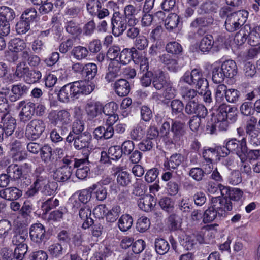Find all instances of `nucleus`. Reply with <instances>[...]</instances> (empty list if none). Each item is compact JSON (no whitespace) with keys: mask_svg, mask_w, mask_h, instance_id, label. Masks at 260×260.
Segmentation results:
<instances>
[{"mask_svg":"<svg viewBox=\"0 0 260 260\" xmlns=\"http://www.w3.org/2000/svg\"><path fill=\"white\" fill-rule=\"evenodd\" d=\"M134 62L140 64L141 72L148 71V60L144 53H140L138 51V54L135 58Z\"/></svg>","mask_w":260,"mask_h":260,"instance_id":"obj_45","label":"nucleus"},{"mask_svg":"<svg viewBox=\"0 0 260 260\" xmlns=\"http://www.w3.org/2000/svg\"><path fill=\"white\" fill-rule=\"evenodd\" d=\"M112 33L116 37L123 34L127 27L126 18L119 12H115L111 19Z\"/></svg>","mask_w":260,"mask_h":260,"instance_id":"obj_16","label":"nucleus"},{"mask_svg":"<svg viewBox=\"0 0 260 260\" xmlns=\"http://www.w3.org/2000/svg\"><path fill=\"white\" fill-rule=\"evenodd\" d=\"M91 136L88 132H84L80 135H76L73 143L74 148L80 150L88 147L91 140Z\"/></svg>","mask_w":260,"mask_h":260,"instance_id":"obj_26","label":"nucleus"},{"mask_svg":"<svg viewBox=\"0 0 260 260\" xmlns=\"http://www.w3.org/2000/svg\"><path fill=\"white\" fill-rule=\"evenodd\" d=\"M248 39V43L252 46L260 44V26L251 29L249 25H245L235 36L234 40L239 45H242Z\"/></svg>","mask_w":260,"mask_h":260,"instance_id":"obj_4","label":"nucleus"},{"mask_svg":"<svg viewBox=\"0 0 260 260\" xmlns=\"http://www.w3.org/2000/svg\"><path fill=\"white\" fill-rule=\"evenodd\" d=\"M98 72L96 64L93 63H89L84 66L83 74L86 76L88 80L93 79Z\"/></svg>","mask_w":260,"mask_h":260,"instance_id":"obj_53","label":"nucleus"},{"mask_svg":"<svg viewBox=\"0 0 260 260\" xmlns=\"http://www.w3.org/2000/svg\"><path fill=\"white\" fill-rule=\"evenodd\" d=\"M45 128V124L42 120L34 119L27 125L25 134L29 139L35 140L40 137Z\"/></svg>","mask_w":260,"mask_h":260,"instance_id":"obj_14","label":"nucleus"},{"mask_svg":"<svg viewBox=\"0 0 260 260\" xmlns=\"http://www.w3.org/2000/svg\"><path fill=\"white\" fill-rule=\"evenodd\" d=\"M170 106L171 108V113L173 115L177 116L182 115V112L184 109V104L179 100L175 99L171 101Z\"/></svg>","mask_w":260,"mask_h":260,"instance_id":"obj_54","label":"nucleus"},{"mask_svg":"<svg viewBox=\"0 0 260 260\" xmlns=\"http://www.w3.org/2000/svg\"><path fill=\"white\" fill-rule=\"evenodd\" d=\"M51 123L56 126L69 125L72 121V116L68 110H61L51 111L48 116Z\"/></svg>","mask_w":260,"mask_h":260,"instance_id":"obj_10","label":"nucleus"},{"mask_svg":"<svg viewBox=\"0 0 260 260\" xmlns=\"http://www.w3.org/2000/svg\"><path fill=\"white\" fill-rule=\"evenodd\" d=\"M169 82L170 81L167 79L165 74L160 71L155 74L152 83L156 89L160 90Z\"/></svg>","mask_w":260,"mask_h":260,"instance_id":"obj_37","label":"nucleus"},{"mask_svg":"<svg viewBox=\"0 0 260 260\" xmlns=\"http://www.w3.org/2000/svg\"><path fill=\"white\" fill-rule=\"evenodd\" d=\"M2 124L3 128L5 131V137L11 136L14 132L16 121L15 119L9 114H6L2 118Z\"/></svg>","mask_w":260,"mask_h":260,"instance_id":"obj_22","label":"nucleus"},{"mask_svg":"<svg viewBox=\"0 0 260 260\" xmlns=\"http://www.w3.org/2000/svg\"><path fill=\"white\" fill-rule=\"evenodd\" d=\"M159 59L170 71L175 72L180 68L177 58L169 53H165L160 55Z\"/></svg>","mask_w":260,"mask_h":260,"instance_id":"obj_21","label":"nucleus"},{"mask_svg":"<svg viewBox=\"0 0 260 260\" xmlns=\"http://www.w3.org/2000/svg\"><path fill=\"white\" fill-rule=\"evenodd\" d=\"M237 120L235 108L222 104L219 107L217 114L212 118L214 123H208L206 128L208 133L212 134L215 133L217 127L220 131H226L230 123Z\"/></svg>","mask_w":260,"mask_h":260,"instance_id":"obj_1","label":"nucleus"},{"mask_svg":"<svg viewBox=\"0 0 260 260\" xmlns=\"http://www.w3.org/2000/svg\"><path fill=\"white\" fill-rule=\"evenodd\" d=\"M30 167L26 164L22 166L12 164L8 167L7 172L10 178L17 180L21 179V177L23 178V173H27L30 171Z\"/></svg>","mask_w":260,"mask_h":260,"instance_id":"obj_19","label":"nucleus"},{"mask_svg":"<svg viewBox=\"0 0 260 260\" xmlns=\"http://www.w3.org/2000/svg\"><path fill=\"white\" fill-rule=\"evenodd\" d=\"M213 22V19L211 17H200L193 20L190 26L192 28H198L197 33L201 35L205 32L203 28L209 26Z\"/></svg>","mask_w":260,"mask_h":260,"instance_id":"obj_20","label":"nucleus"},{"mask_svg":"<svg viewBox=\"0 0 260 260\" xmlns=\"http://www.w3.org/2000/svg\"><path fill=\"white\" fill-rule=\"evenodd\" d=\"M21 196V190L14 187H8L0 190V197L7 200H17Z\"/></svg>","mask_w":260,"mask_h":260,"instance_id":"obj_32","label":"nucleus"},{"mask_svg":"<svg viewBox=\"0 0 260 260\" xmlns=\"http://www.w3.org/2000/svg\"><path fill=\"white\" fill-rule=\"evenodd\" d=\"M149 41L144 36H139L137 37L134 42V47L132 48H135L136 50H143L148 46Z\"/></svg>","mask_w":260,"mask_h":260,"instance_id":"obj_59","label":"nucleus"},{"mask_svg":"<svg viewBox=\"0 0 260 260\" xmlns=\"http://www.w3.org/2000/svg\"><path fill=\"white\" fill-rule=\"evenodd\" d=\"M103 105L100 102L91 101L86 104L85 111L89 119H93L101 114Z\"/></svg>","mask_w":260,"mask_h":260,"instance_id":"obj_28","label":"nucleus"},{"mask_svg":"<svg viewBox=\"0 0 260 260\" xmlns=\"http://www.w3.org/2000/svg\"><path fill=\"white\" fill-rule=\"evenodd\" d=\"M115 89L119 96H125L129 92V84L125 79L118 80L115 83Z\"/></svg>","mask_w":260,"mask_h":260,"instance_id":"obj_34","label":"nucleus"},{"mask_svg":"<svg viewBox=\"0 0 260 260\" xmlns=\"http://www.w3.org/2000/svg\"><path fill=\"white\" fill-rule=\"evenodd\" d=\"M141 8L140 7H135L132 5H127L124 8V17L128 19L127 24L136 25L139 20L136 18V16L140 13Z\"/></svg>","mask_w":260,"mask_h":260,"instance_id":"obj_23","label":"nucleus"},{"mask_svg":"<svg viewBox=\"0 0 260 260\" xmlns=\"http://www.w3.org/2000/svg\"><path fill=\"white\" fill-rule=\"evenodd\" d=\"M155 248L158 254L163 255L169 251L170 246L165 240L161 238L156 239L155 241Z\"/></svg>","mask_w":260,"mask_h":260,"instance_id":"obj_46","label":"nucleus"},{"mask_svg":"<svg viewBox=\"0 0 260 260\" xmlns=\"http://www.w3.org/2000/svg\"><path fill=\"white\" fill-rule=\"evenodd\" d=\"M29 235L31 241L38 245L46 239V230L44 226L41 223H35L31 225Z\"/></svg>","mask_w":260,"mask_h":260,"instance_id":"obj_17","label":"nucleus"},{"mask_svg":"<svg viewBox=\"0 0 260 260\" xmlns=\"http://www.w3.org/2000/svg\"><path fill=\"white\" fill-rule=\"evenodd\" d=\"M72 170L71 166L63 165L57 169L54 172V179L59 182L66 181L70 178Z\"/></svg>","mask_w":260,"mask_h":260,"instance_id":"obj_25","label":"nucleus"},{"mask_svg":"<svg viewBox=\"0 0 260 260\" xmlns=\"http://www.w3.org/2000/svg\"><path fill=\"white\" fill-rule=\"evenodd\" d=\"M213 44V37L210 35H207L201 40L199 49L203 52H208L212 48Z\"/></svg>","mask_w":260,"mask_h":260,"instance_id":"obj_41","label":"nucleus"},{"mask_svg":"<svg viewBox=\"0 0 260 260\" xmlns=\"http://www.w3.org/2000/svg\"><path fill=\"white\" fill-rule=\"evenodd\" d=\"M156 204V201L152 196H145L138 201V205L140 209L146 212L152 210Z\"/></svg>","mask_w":260,"mask_h":260,"instance_id":"obj_33","label":"nucleus"},{"mask_svg":"<svg viewBox=\"0 0 260 260\" xmlns=\"http://www.w3.org/2000/svg\"><path fill=\"white\" fill-rule=\"evenodd\" d=\"M218 198L211 199V205L205 211L203 215V222L204 223L210 222L213 221L217 216H223L224 211L221 209V205Z\"/></svg>","mask_w":260,"mask_h":260,"instance_id":"obj_12","label":"nucleus"},{"mask_svg":"<svg viewBox=\"0 0 260 260\" xmlns=\"http://www.w3.org/2000/svg\"><path fill=\"white\" fill-rule=\"evenodd\" d=\"M177 90L173 86V83H168L164 87V91L162 95L164 98L167 100L173 99L176 95Z\"/></svg>","mask_w":260,"mask_h":260,"instance_id":"obj_60","label":"nucleus"},{"mask_svg":"<svg viewBox=\"0 0 260 260\" xmlns=\"http://www.w3.org/2000/svg\"><path fill=\"white\" fill-rule=\"evenodd\" d=\"M172 134L170 139V144L180 145L185 133V124L178 120H173L171 124Z\"/></svg>","mask_w":260,"mask_h":260,"instance_id":"obj_15","label":"nucleus"},{"mask_svg":"<svg viewBox=\"0 0 260 260\" xmlns=\"http://www.w3.org/2000/svg\"><path fill=\"white\" fill-rule=\"evenodd\" d=\"M14 10L6 6L0 7V21L10 22L15 17Z\"/></svg>","mask_w":260,"mask_h":260,"instance_id":"obj_38","label":"nucleus"},{"mask_svg":"<svg viewBox=\"0 0 260 260\" xmlns=\"http://www.w3.org/2000/svg\"><path fill=\"white\" fill-rule=\"evenodd\" d=\"M185 84L190 86L196 85L198 89L202 87H206L208 85L207 80L203 77L202 72L198 69H194L191 72L187 71L180 79L178 87H183Z\"/></svg>","mask_w":260,"mask_h":260,"instance_id":"obj_6","label":"nucleus"},{"mask_svg":"<svg viewBox=\"0 0 260 260\" xmlns=\"http://www.w3.org/2000/svg\"><path fill=\"white\" fill-rule=\"evenodd\" d=\"M183 160V157L181 154H174L170 157L169 160L164 162V166L168 170L175 169L181 164Z\"/></svg>","mask_w":260,"mask_h":260,"instance_id":"obj_39","label":"nucleus"},{"mask_svg":"<svg viewBox=\"0 0 260 260\" xmlns=\"http://www.w3.org/2000/svg\"><path fill=\"white\" fill-rule=\"evenodd\" d=\"M93 90V86L84 81H78L63 86L58 93L59 101L67 103L70 99L78 98L80 94H88Z\"/></svg>","mask_w":260,"mask_h":260,"instance_id":"obj_2","label":"nucleus"},{"mask_svg":"<svg viewBox=\"0 0 260 260\" xmlns=\"http://www.w3.org/2000/svg\"><path fill=\"white\" fill-rule=\"evenodd\" d=\"M121 66L118 60L112 61L109 65L108 72L105 76L106 80L112 82L121 74Z\"/></svg>","mask_w":260,"mask_h":260,"instance_id":"obj_27","label":"nucleus"},{"mask_svg":"<svg viewBox=\"0 0 260 260\" xmlns=\"http://www.w3.org/2000/svg\"><path fill=\"white\" fill-rule=\"evenodd\" d=\"M40 151H41V159L45 162H49L52 155L51 147L48 145H44L41 147Z\"/></svg>","mask_w":260,"mask_h":260,"instance_id":"obj_62","label":"nucleus"},{"mask_svg":"<svg viewBox=\"0 0 260 260\" xmlns=\"http://www.w3.org/2000/svg\"><path fill=\"white\" fill-rule=\"evenodd\" d=\"M36 105L28 100H23L18 103L17 109L20 110L18 117L21 122L29 121L35 113Z\"/></svg>","mask_w":260,"mask_h":260,"instance_id":"obj_9","label":"nucleus"},{"mask_svg":"<svg viewBox=\"0 0 260 260\" xmlns=\"http://www.w3.org/2000/svg\"><path fill=\"white\" fill-rule=\"evenodd\" d=\"M237 67L233 60H226L223 62L221 67H215L212 72V80L214 83L222 82L225 77L233 78L237 73Z\"/></svg>","mask_w":260,"mask_h":260,"instance_id":"obj_5","label":"nucleus"},{"mask_svg":"<svg viewBox=\"0 0 260 260\" xmlns=\"http://www.w3.org/2000/svg\"><path fill=\"white\" fill-rule=\"evenodd\" d=\"M223 147L225 149L219 152L221 156H226L232 152L236 154L242 162L246 160L247 146L245 138H243L241 140H238L235 138H228L224 141Z\"/></svg>","mask_w":260,"mask_h":260,"instance_id":"obj_3","label":"nucleus"},{"mask_svg":"<svg viewBox=\"0 0 260 260\" xmlns=\"http://www.w3.org/2000/svg\"><path fill=\"white\" fill-rule=\"evenodd\" d=\"M72 54L77 60H82L88 56V50L86 47L78 46L73 49Z\"/></svg>","mask_w":260,"mask_h":260,"instance_id":"obj_51","label":"nucleus"},{"mask_svg":"<svg viewBox=\"0 0 260 260\" xmlns=\"http://www.w3.org/2000/svg\"><path fill=\"white\" fill-rule=\"evenodd\" d=\"M89 154V151L88 150H85L84 153V158L74 159V167L77 169H84L86 167H89V161L88 160V156Z\"/></svg>","mask_w":260,"mask_h":260,"instance_id":"obj_55","label":"nucleus"},{"mask_svg":"<svg viewBox=\"0 0 260 260\" xmlns=\"http://www.w3.org/2000/svg\"><path fill=\"white\" fill-rule=\"evenodd\" d=\"M133 223V219L129 215L123 214L118 219L117 225L121 231L126 232L132 227Z\"/></svg>","mask_w":260,"mask_h":260,"instance_id":"obj_36","label":"nucleus"},{"mask_svg":"<svg viewBox=\"0 0 260 260\" xmlns=\"http://www.w3.org/2000/svg\"><path fill=\"white\" fill-rule=\"evenodd\" d=\"M227 86L221 84L217 85L214 88V98L217 103L224 102L226 94Z\"/></svg>","mask_w":260,"mask_h":260,"instance_id":"obj_44","label":"nucleus"},{"mask_svg":"<svg viewBox=\"0 0 260 260\" xmlns=\"http://www.w3.org/2000/svg\"><path fill=\"white\" fill-rule=\"evenodd\" d=\"M170 130H171V126L170 123L167 121L164 122L160 128L159 134L167 145H170V139L171 136Z\"/></svg>","mask_w":260,"mask_h":260,"instance_id":"obj_48","label":"nucleus"},{"mask_svg":"<svg viewBox=\"0 0 260 260\" xmlns=\"http://www.w3.org/2000/svg\"><path fill=\"white\" fill-rule=\"evenodd\" d=\"M10 155L16 161L22 160L26 157L24 147L20 142L17 141L12 144Z\"/></svg>","mask_w":260,"mask_h":260,"instance_id":"obj_24","label":"nucleus"},{"mask_svg":"<svg viewBox=\"0 0 260 260\" xmlns=\"http://www.w3.org/2000/svg\"><path fill=\"white\" fill-rule=\"evenodd\" d=\"M47 250L51 256L57 257L62 254L63 248L60 244L54 243L49 245Z\"/></svg>","mask_w":260,"mask_h":260,"instance_id":"obj_57","label":"nucleus"},{"mask_svg":"<svg viewBox=\"0 0 260 260\" xmlns=\"http://www.w3.org/2000/svg\"><path fill=\"white\" fill-rule=\"evenodd\" d=\"M92 2H89L87 4V9L92 15H97L99 19H103L109 14V11L107 9H99V5L94 6L92 5Z\"/></svg>","mask_w":260,"mask_h":260,"instance_id":"obj_35","label":"nucleus"},{"mask_svg":"<svg viewBox=\"0 0 260 260\" xmlns=\"http://www.w3.org/2000/svg\"><path fill=\"white\" fill-rule=\"evenodd\" d=\"M41 73L39 71H28L24 79L27 83L33 84L38 82L41 78Z\"/></svg>","mask_w":260,"mask_h":260,"instance_id":"obj_52","label":"nucleus"},{"mask_svg":"<svg viewBox=\"0 0 260 260\" xmlns=\"http://www.w3.org/2000/svg\"><path fill=\"white\" fill-rule=\"evenodd\" d=\"M138 54V50L135 48L123 49L118 57V62L120 64H127L132 59L135 60Z\"/></svg>","mask_w":260,"mask_h":260,"instance_id":"obj_31","label":"nucleus"},{"mask_svg":"<svg viewBox=\"0 0 260 260\" xmlns=\"http://www.w3.org/2000/svg\"><path fill=\"white\" fill-rule=\"evenodd\" d=\"M116 171L118 173L117 177V183L121 186H125L131 182L130 174L126 171L120 172V168H117Z\"/></svg>","mask_w":260,"mask_h":260,"instance_id":"obj_56","label":"nucleus"},{"mask_svg":"<svg viewBox=\"0 0 260 260\" xmlns=\"http://www.w3.org/2000/svg\"><path fill=\"white\" fill-rule=\"evenodd\" d=\"M257 120L251 117L247 121L245 131L248 136L249 143L254 146L260 145V128L256 126Z\"/></svg>","mask_w":260,"mask_h":260,"instance_id":"obj_11","label":"nucleus"},{"mask_svg":"<svg viewBox=\"0 0 260 260\" xmlns=\"http://www.w3.org/2000/svg\"><path fill=\"white\" fill-rule=\"evenodd\" d=\"M203 238L201 235L192 234L186 235L182 241V245L187 250L195 248L198 243L203 242Z\"/></svg>","mask_w":260,"mask_h":260,"instance_id":"obj_29","label":"nucleus"},{"mask_svg":"<svg viewBox=\"0 0 260 260\" xmlns=\"http://www.w3.org/2000/svg\"><path fill=\"white\" fill-rule=\"evenodd\" d=\"M28 91V88L22 84L13 85L11 90L8 88L1 89L0 94L7 97L11 102H15L20 99Z\"/></svg>","mask_w":260,"mask_h":260,"instance_id":"obj_13","label":"nucleus"},{"mask_svg":"<svg viewBox=\"0 0 260 260\" xmlns=\"http://www.w3.org/2000/svg\"><path fill=\"white\" fill-rule=\"evenodd\" d=\"M240 96V92L235 89L230 88L227 89L225 99L226 100L232 103L237 102Z\"/></svg>","mask_w":260,"mask_h":260,"instance_id":"obj_63","label":"nucleus"},{"mask_svg":"<svg viewBox=\"0 0 260 260\" xmlns=\"http://www.w3.org/2000/svg\"><path fill=\"white\" fill-rule=\"evenodd\" d=\"M90 188L91 192L94 191L93 194L99 201H102L106 198L107 191L106 187L100 184H94L90 186Z\"/></svg>","mask_w":260,"mask_h":260,"instance_id":"obj_42","label":"nucleus"},{"mask_svg":"<svg viewBox=\"0 0 260 260\" xmlns=\"http://www.w3.org/2000/svg\"><path fill=\"white\" fill-rule=\"evenodd\" d=\"M166 50L167 53L174 55H179L183 51L182 46L176 41L170 42L167 44Z\"/></svg>","mask_w":260,"mask_h":260,"instance_id":"obj_50","label":"nucleus"},{"mask_svg":"<svg viewBox=\"0 0 260 260\" xmlns=\"http://www.w3.org/2000/svg\"><path fill=\"white\" fill-rule=\"evenodd\" d=\"M185 111L188 115L196 114L202 118H205L208 113L206 108L196 100L188 102L185 107Z\"/></svg>","mask_w":260,"mask_h":260,"instance_id":"obj_18","label":"nucleus"},{"mask_svg":"<svg viewBox=\"0 0 260 260\" xmlns=\"http://www.w3.org/2000/svg\"><path fill=\"white\" fill-rule=\"evenodd\" d=\"M122 156V150L119 146L115 145L110 147L108 151V157L112 160L119 159Z\"/></svg>","mask_w":260,"mask_h":260,"instance_id":"obj_58","label":"nucleus"},{"mask_svg":"<svg viewBox=\"0 0 260 260\" xmlns=\"http://www.w3.org/2000/svg\"><path fill=\"white\" fill-rule=\"evenodd\" d=\"M179 87L181 91L182 97L184 100L189 102L193 100H196V96L197 94V92L196 90L189 88L186 86Z\"/></svg>","mask_w":260,"mask_h":260,"instance_id":"obj_49","label":"nucleus"},{"mask_svg":"<svg viewBox=\"0 0 260 260\" xmlns=\"http://www.w3.org/2000/svg\"><path fill=\"white\" fill-rule=\"evenodd\" d=\"M248 12L241 10L232 13L227 16L225 22V29L229 32H234L239 29L246 21Z\"/></svg>","mask_w":260,"mask_h":260,"instance_id":"obj_7","label":"nucleus"},{"mask_svg":"<svg viewBox=\"0 0 260 260\" xmlns=\"http://www.w3.org/2000/svg\"><path fill=\"white\" fill-rule=\"evenodd\" d=\"M259 50L257 48L251 47L249 49L241 52V57L245 60H248L254 58L259 53Z\"/></svg>","mask_w":260,"mask_h":260,"instance_id":"obj_64","label":"nucleus"},{"mask_svg":"<svg viewBox=\"0 0 260 260\" xmlns=\"http://www.w3.org/2000/svg\"><path fill=\"white\" fill-rule=\"evenodd\" d=\"M150 226V221L146 217L142 216L138 219L136 229L140 232H144L146 231Z\"/></svg>","mask_w":260,"mask_h":260,"instance_id":"obj_61","label":"nucleus"},{"mask_svg":"<svg viewBox=\"0 0 260 260\" xmlns=\"http://www.w3.org/2000/svg\"><path fill=\"white\" fill-rule=\"evenodd\" d=\"M179 22V17L175 13L169 15L165 20V27L169 31L176 28Z\"/></svg>","mask_w":260,"mask_h":260,"instance_id":"obj_47","label":"nucleus"},{"mask_svg":"<svg viewBox=\"0 0 260 260\" xmlns=\"http://www.w3.org/2000/svg\"><path fill=\"white\" fill-rule=\"evenodd\" d=\"M25 43L22 40L16 38L12 40L8 44V47L11 52H19L26 48Z\"/></svg>","mask_w":260,"mask_h":260,"instance_id":"obj_43","label":"nucleus"},{"mask_svg":"<svg viewBox=\"0 0 260 260\" xmlns=\"http://www.w3.org/2000/svg\"><path fill=\"white\" fill-rule=\"evenodd\" d=\"M91 211L87 206L84 205L79 210V217L84 221L82 224L83 229H88L93 224V220L91 218Z\"/></svg>","mask_w":260,"mask_h":260,"instance_id":"obj_30","label":"nucleus"},{"mask_svg":"<svg viewBox=\"0 0 260 260\" xmlns=\"http://www.w3.org/2000/svg\"><path fill=\"white\" fill-rule=\"evenodd\" d=\"M38 171L37 170L36 171L35 185L39 186V189L43 195H52L57 187V183L54 181L51 182L49 181L44 173L41 172L38 174Z\"/></svg>","mask_w":260,"mask_h":260,"instance_id":"obj_8","label":"nucleus"},{"mask_svg":"<svg viewBox=\"0 0 260 260\" xmlns=\"http://www.w3.org/2000/svg\"><path fill=\"white\" fill-rule=\"evenodd\" d=\"M121 209L120 206L116 205L112 207L110 210L107 209L106 215V220L108 222H114L121 214Z\"/></svg>","mask_w":260,"mask_h":260,"instance_id":"obj_40","label":"nucleus"}]
</instances>
